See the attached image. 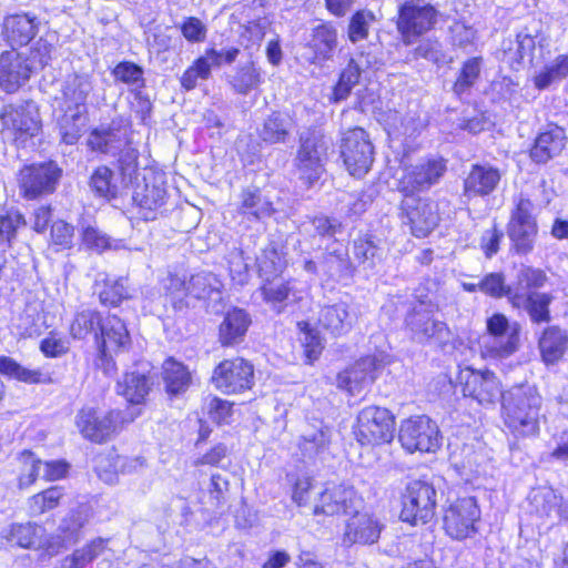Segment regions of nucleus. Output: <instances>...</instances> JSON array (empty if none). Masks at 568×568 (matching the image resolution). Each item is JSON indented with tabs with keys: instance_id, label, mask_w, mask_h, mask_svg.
<instances>
[{
	"instance_id": "nucleus-9",
	"label": "nucleus",
	"mask_w": 568,
	"mask_h": 568,
	"mask_svg": "<svg viewBox=\"0 0 568 568\" xmlns=\"http://www.w3.org/2000/svg\"><path fill=\"white\" fill-rule=\"evenodd\" d=\"M341 149L346 169L353 176L362 178L369 171L374 161V148L363 129L347 131Z\"/></svg>"
},
{
	"instance_id": "nucleus-27",
	"label": "nucleus",
	"mask_w": 568,
	"mask_h": 568,
	"mask_svg": "<svg viewBox=\"0 0 568 568\" xmlns=\"http://www.w3.org/2000/svg\"><path fill=\"white\" fill-rule=\"evenodd\" d=\"M39 23L30 13L11 14L4 18L3 34L11 45H26L38 33Z\"/></svg>"
},
{
	"instance_id": "nucleus-5",
	"label": "nucleus",
	"mask_w": 568,
	"mask_h": 568,
	"mask_svg": "<svg viewBox=\"0 0 568 568\" xmlns=\"http://www.w3.org/2000/svg\"><path fill=\"white\" fill-rule=\"evenodd\" d=\"M446 171V162L442 158L423 159L403 168L396 189L404 196H415L438 184Z\"/></svg>"
},
{
	"instance_id": "nucleus-11",
	"label": "nucleus",
	"mask_w": 568,
	"mask_h": 568,
	"mask_svg": "<svg viewBox=\"0 0 568 568\" xmlns=\"http://www.w3.org/2000/svg\"><path fill=\"white\" fill-rule=\"evenodd\" d=\"M480 510L474 497H463L450 503L444 513V529L454 539H465L476 532L475 524Z\"/></svg>"
},
{
	"instance_id": "nucleus-10",
	"label": "nucleus",
	"mask_w": 568,
	"mask_h": 568,
	"mask_svg": "<svg viewBox=\"0 0 568 568\" xmlns=\"http://www.w3.org/2000/svg\"><path fill=\"white\" fill-rule=\"evenodd\" d=\"M60 176L61 170L53 162L24 166L20 170L18 178L20 193L28 200L51 194L54 192Z\"/></svg>"
},
{
	"instance_id": "nucleus-3",
	"label": "nucleus",
	"mask_w": 568,
	"mask_h": 568,
	"mask_svg": "<svg viewBox=\"0 0 568 568\" xmlns=\"http://www.w3.org/2000/svg\"><path fill=\"white\" fill-rule=\"evenodd\" d=\"M135 417L136 414L129 409L101 412L93 407H84L78 413L75 424L84 438L101 444L110 440Z\"/></svg>"
},
{
	"instance_id": "nucleus-28",
	"label": "nucleus",
	"mask_w": 568,
	"mask_h": 568,
	"mask_svg": "<svg viewBox=\"0 0 568 568\" xmlns=\"http://www.w3.org/2000/svg\"><path fill=\"white\" fill-rule=\"evenodd\" d=\"M221 281L211 272H200L192 275L189 282L174 276L171 278L170 288L183 291L185 295L195 298H207L212 294L220 293Z\"/></svg>"
},
{
	"instance_id": "nucleus-52",
	"label": "nucleus",
	"mask_w": 568,
	"mask_h": 568,
	"mask_svg": "<svg viewBox=\"0 0 568 568\" xmlns=\"http://www.w3.org/2000/svg\"><path fill=\"white\" fill-rule=\"evenodd\" d=\"M258 272L261 276L267 281L272 276H277L286 266L284 257L275 250L270 247L263 251L262 255L257 258Z\"/></svg>"
},
{
	"instance_id": "nucleus-54",
	"label": "nucleus",
	"mask_w": 568,
	"mask_h": 568,
	"mask_svg": "<svg viewBox=\"0 0 568 568\" xmlns=\"http://www.w3.org/2000/svg\"><path fill=\"white\" fill-rule=\"evenodd\" d=\"M113 173L108 166H99L91 176V187L102 197H114L116 186L112 183Z\"/></svg>"
},
{
	"instance_id": "nucleus-6",
	"label": "nucleus",
	"mask_w": 568,
	"mask_h": 568,
	"mask_svg": "<svg viewBox=\"0 0 568 568\" xmlns=\"http://www.w3.org/2000/svg\"><path fill=\"white\" fill-rule=\"evenodd\" d=\"M328 142L316 133L301 136L300 146L294 158V166L302 180L308 186L321 179L325 171Z\"/></svg>"
},
{
	"instance_id": "nucleus-26",
	"label": "nucleus",
	"mask_w": 568,
	"mask_h": 568,
	"mask_svg": "<svg viewBox=\"0 0 568 568\" xmlns=\"http://www.w3.org/2000/svg\"><path fill=\"white\" fill-rule=\"evenodd\" d=\"M501 174L491 165L474 164L464 181L466 196H486L493 193L499 184Z\"/></svg>"
},
{
	"instance_id": "nucleus-42",
	"label": "nucleus",
	"mask_w": 568,
	"mask_h": 568,
	"mask_svg": "<svg viewBox=\"0 0 568 568\" xmlns=\"http://www.w3.org/2000/svg\"><path fill=\"white\" fill-rule=\"evenodd\" d=\"M292 129V120L281 113H272L263 123L260 136L267 143H284Z\"/></svg>"
},
{
	"instance_id": "nucleus-13",
	"label": "nucleus",
	"mask_w": 568,
	"mask_h": 568,
	"mask_svg": "<svg viewBox=\"0 0 568 568\" xmlns=\"http://www.w3.org/2000/svg\"><path fill=\"white\" fill-rule=\"evenodd\" d=\"M253 378V365L243 358H234L225 359L215 367L212 383L222 393L236 394L250 389Z\"/></svg>"
},
{
	"instance_id": "nucleus-61",
	"label": "nucleus",
	"mask_w": 568,
	"mask_h": 568,
	"mask_svg": "<svg viewBox=\"0 0 568 568\" xmlns=\"http://www.w3.org/2000/svg\"><path fill=\"white\" fill-rule=\"evenodd\" d=\"M479 291L493 297L510 296L513 292L505 285V280L500 273H490L478 282Z\"/></svg>"
},
{
	"instance_id": "nucleus-58",
	"label": "nucleus",
	"mask_w": 568,
	"mask_h": 568,
	"mask_svg": "<svg viewBox=\"0 0 568 568\" xmlns=\"http://www.w3.org/2000/svg\"><path fill=\"white\" fill-rule=\"evenodd\" d=\"M379 247L371 236L359 237L354 241L353 253L354 256L363 264L369 267L374 266L375 260L381 258Z\"/></svg>"
},
{
	"instance_id": "nucleus-44",
	"label": "nucleus",
	"mask_w": 568,
	"mask_h": 568,
	"mask_svg": "<svg viewBox=\"0 0 568 568\" xmlns=\"http://www.w3.org/2000/svg\"><path fill=\"white\" fill-rule=\"evenodd\" d=\"M62 496L63 489L59 486H52L41 493L31 496L27 501L30 516H40L57 508Z\"/></svg>"
},
{
	"instance_id": "nucleus-46",
	"label": "nucleus",
	"mask_w": 568,
	"mask_h": 568,
	"mask_svg": "<svg viewBox=\"0 0 568 568\" xmlns=\"http://www.w3.org/2000/svg\"><path fill=\"white\" fill-rule=\"evenodd\" d=\"M261 82L262 75L254 62H247L240 67L230 81L234 91L240 94H247L256 89Z\"/></svg>"
},
{
	"instance_id": "nucleus-8",
	"label": "nucleus",
	"mask_w": 568,
	"mask_h": 568,
	"mask_svg": "<svg viewBox=\"0 0 568 568\" xmlns=\"http://www.w3.org/2000/svg\"><path fill=\"white\" fill-rule=\"evenodd\" d=\"M398 437L402 446L409 453H430L440 445L437 424L425 415L404 420Z\"/></svg>"
},
{
	"instance_id": "nucleus-24",
	"label": "nucleus",
	"mask_w": 568,
	"mask_h": 568,
	"mask_svg": "<svg viewBox=\"0 0 568 568\" xmlns=\"http://www.w3.org/2000/svg\"><path fill=\"white\" fill-rule=\"evenodd\" d=\"M555 300L554 295L546 292H515L509 296L511 305L516 308H523L534 324H544L551 321L550 304Z\"/></svg>"
},
{
	"instance_id": "nucleus-29",
	"label": "nucleus",
	"mask_w": 568,
	"mask_h": 568,
	"mask_svg": "<svg viewBox=\"0 0 568 568\" xmlns=\"http://www.w3.org/2000/svg\"><path fill=\"white\" fill-rule=\"evenodd\" d=\"M251 325L248 313L234 307L226 312L219 327V341L223 346L241 343Z\"/></svg>"
},
{
	"instance_id": "nucleus-7",
	"label": "nucleus",
	"mask_w": 568,
	"mask_h": 568,
	"mask_svg": "<svg viewBox=\"0 0 568 568\" xmlns=\"http://www.w3.org/2000/svg\"><path fill=\"white\" fill-rule=\"evenodd\" d=\"M394 429V417L386 408L368 406L358 413L355 434L362 445L389 443Z\"/></svg>"
},
{
	"instance_id": "nucleus-41",
	"label": "nucleus",
	"mask_w": 568,
	"mask_h": 568,
	"mask_svg": "<svg viewBox=\"0 0 568 568\" xmlns=\"http://www.w3.org/2000/svg\"><path fill=\"white\" fill-rule=\"evenodd\" d=\"M133 202L141 209L155 211L165 203L166 190L161 184H138L132 195Z\"/></svg>"
},
{
	"instance_id": "nucleus-25",
	"label": "nucleus",
	"mask_w": 568,
	"mask_h": 568,
	"mask_svg": "<svg viewBox=\"0 0 568 568\" xmlns=\"http://www.w3.org/2000/svg\"><path fill=\"white\" fill-rule=\"evenodd\" d=\"M357 321V315L345 302L324 305L318 312L317 322L333 336L348 333Z\"/></svg>"
},
{
	"instance_id": "nucleus-62",
	"label": "nucleus",
	"mask_w": 568,
	"mask_h": 568,
	"mask_svg": "<svg viewBox=\"0 0 568 568\" xmlns=\"http://www.w3.org/2000/svg\"><path fill=\"white\" fill-rule=\"evenodd\" d=\"M230 275L234 283L244 285L250 277L248 262L242 251H233L229 255Z\"/></svg>"
},
{
	"instance_id": "nucleus-32",
	"label": "nucleus",
	"mask_w": 568,
	"mask_h": 568,
	"mask_svg": "<svg viewBox=\"0 0 568 568\" xmlns=\"http://www.w3.org/2000/svg\"><path fill=\"white\" fill-rule=\"evenodd\" d=\"M102 344L100 348L113 351L114 353L125 351L131 338L124 322L116 315H108L101 323Z\"/></svg>"
},
{
	"instance_id": "nucleus-60",
	"label": "nucleus",
	"mask_w": 568,
	"mask_h": 568,
	"mask_svg": "<svg viewBox=\"0 0 568 568\" xmlns=\"http://www.w3.org/2000/svg\"><path fill=\"white\" fill-rule=\"evenodd\" d=\"M329 443L328 428H321L303 435L300 443L301 449L305 455L312 456L324 449Z\"/></svg>"
},
{
	"instance_id": "nucleus-21",
	"label": "nucleus",
	"mask_w": 568,
	"mask_h": 568,
	"mask_svg": "<svg viewBox=\"0 0 568 568\" xmlns=\"http://www.w3.org/2000/svg\"><path fill=\"white\" fill-rule=\"evenodd\" d=\"M460 379L464 383V395L475 398L480 404L494 403L503 394L498 378L490 371L467 368L462 372Z\"/></svg>"
},
{
	"instance_id": "nucleus-63",
	"label": "nucleus",
	"mask_w": 568,
	"mask_h": 568,
	"mask_svg": "<svg viewBox=\"0 0 568 568\" xmlns=\"http://www.w3.org/2000/svg\"><path fill=\"white\" fill-rule=\"evenodd\" d=\"M40 349L48 357H59L69 351V342L58 333L51 332L41 341Z\"/></svg>"
},
{
	"instance_id": "nucleus-39",
	"label": "nucleus",
	"mask_w": 568,
	"mask_h": 568,
	"mask_svg": "<svg viewBox=\"0 0 568 568\" xmlns=\"http://www.w3.org/2000/svg\"><path fill=\"white\" fill-rule=\"evenodd\" d=\"M163 381L169 394L178 395L184 393L191 384V374L187 368L173 358L163 363Z\"/></svg>"
},
{
	"instance_id": "nucleus-18",
	"label": "nucleus",
	"mask_w": 568,
	"mask_h": 568,
	"mask_svg": "<svg viewBox=\"0 0 568 568\" xmlns=\"http://www.w3.org/2000/svg\"><path fill=\"white\" fill-rule=\"evenodd\" d=\"M382 364L375 356H365L337 376V386L349 395H359L377 377Z\"/></svg>"
},
{
	"instance_id": "nucleus-47",
	"label": "nucleus",
	"mask_w": 568,
	"mask_h": 568,
	"mask_svg": "<svg viewBox=\"0 0 568 568\" xmlns=\"http://www.w3.org/2000/svg\"><path fill=\"white\" fill-rule=\"evenodd\" d=\"M568 75V55H559L556 60L545 67L535 78V87L539 90L548 88L552 82Z\"/></svg>"
},
{
	"instance_id": "nucleus-55",
	"label": "nucleus",
	"mask_w": 568,
	"mask_h": 568,
	"mask_svg": "<svg viewBox=\"0 0 568 568\" xmlns=\"http://www.w3.org/2000/svg\"><path fill=\"white\" fill-rule=\"evenodd\" d=\"M143 73L144 71L140 65L129 61L120 62L112 72L115 80L138 88L144 85Z\"/></svg>"
},
{
	"instance_id": "nucleus-36",
	"label": "nucleus",
	"mask_w": 568,
	"mask_h": 568,
	"mask_svg": "<svg viewBox=\"0 0 568 568\" xmlns=\"http://www.w3.org/2000/svg\"><path fill=\"white\" fill-rule=\"evenodd\" d=\"M123 142V133L120 128L100 126L94 129L88 139V145L93 151L105 154H115Z\"/></svg>"
},
{
	"instance_id": "nucleus-37",
	"label": "nucleus",
	"mask_w": 568,
	"mask_h": 568,
	"mask_svg": "<svg viewBox=\"0 0 568 568\" xmlns=\"http://www.w3.org/2000/svg\"><path fill=\"white\" fill-rule=\"evenodd\" d=\"M567 337L565 333L556 327L545 329L539 339L541 357L546 364L557 363L565 354Z\"/></svg>"
},
{
	"instance_id": "nucleus-20",
	"label": "nucleus",
	"mask_w": 568,
	"mask_h": 568,
	"mask_svg": "<svg viewBox=\"0 0 568 568\" xmlns=\"http://www.w3.org/2000/svg\"><path fill=\"white\" fill-rule=\"evenodd\" d=\"M384 524L378 517L367 511H356L346 523L343 544L373 545L378 541Z\"/></svg>"
},
{
	"instance_id": "nucleus-57",
	"label": "nucleus",
	"mask_w": 568,
	"mask_h": 568,
	"mask_svg": "<svg viewBox=\"0 0 568 568\" xmlns=\"http://www.w3.org/2000/svg\"><path fill=\"white\" fill-rule=\"evenodd\" d=\"M531 504L535 506L537 514L552 518L556 508L560 504V497L551 489H542L534 493Z\"/></svg>"
},
{
	"instance_id": "nucleus-35",
	"label": "nucleus",
	"mask_w": 568,
	"mask_h": 568,
	"mask_svg": "<svg viewBox=\"0 0 568 568\" xmlns=\"http://www.w3.org/2000/svg\"><path fill=\"white\" fill-rule=\"evenodd\" d=\"M152 384L151 377L145 372L133 371L126 373L123 381L118 384V392L128 402L141 404L149 394Z\"/></svg>"
},
{
	"instance_id": "nucleus-59",
	"label": "nucleus",
	"mask_w": 568,
	"mask_h": 568,
	"mask_svg": "<svg viewBox=\"0 0 568 568\" xmlns=\"http://www.w3.org/2000/svg\"><path fill=\"white\" fill-rule=\"evenodd\" d=\"M106 542L108 540L105 539L97 538L83 548L75 550L70 558L74 560V564H77L79 568H83L87 564L104 552Z\"/></svg>"
},
{
	"instance_id": "nucleus-48",
	"label": "nucleus",
	"mask_w": 568,
	"mask_h": 568,
	"mask_svg": "<svg viewBox=\"0 0 568 568\" xmlns=\"http://www.w3.org/2000/svg\"><path fill=\"white\" fill-rule=\"evenodd\" d=\"M375 20L373 12L359 10L355 12L347 26V38L352 43L365 40L369 33V27Z\"/></svg>"
},
{
	"instance_id": "nucleus-2",
	"label": "nucleus",
	"mask_w": 568,
	"mask_h": 568,
	"mask_svg": "<svg viewBox=\"0 0 568 568\" xmlns=\"http://www.w3.org/2000/svg\"><path fill=\"white\" fill-rule=\"evenodd\" d=\"M439 306L427 295H419L412 304L405 316V326L410 332L413 339L418 343H428L433 339L446 343L450 338V329L447 324L436 318Z\"/></svg>"
},
{
	"instance_id": "nucleus-43",
	"label": "nucleus",
	"mask_w": 568,
	"mask_h": 568,
	"mask_svg": "<svg viewBox=\"0 0 568 568\" xmlns=\"http://www.w3.org/2000/svg\"><path fill=\"white\" fill-rule=\"evenodd\" d=\"M508 235L514 250L518 254H528L532 251L537 235L536 223L509 224Z\"/></svg>"
},
{
	"instance_id": "nucleus-12",
	"label": "nucleus",
	"mask_w": 568,
	"mask_h": 568,
	"mask_svg": "<svg viewBox=\"0 0 568 568\" xmlns=\"http://www.w3.org/2000/svg\"><path fill=\"white\" fill-rule=\"evenodd\" d=\"M400 210L404 223L416 237L427 236L439 223L437 204L430 199L404 196Z\"/></svg>"
},
{
	"instance_id": "nucleus-34",
	"label": "nucleus",
	"mask_w": 568,
	"mask_h": 568,
	"mask_svg": "<svg viewBox=\"0 0 568 568\" xmlns=\"http://www.w3.org/2000/svg\"><path fill=\"white\" fill-rule=\"evenodd\" d=\"M519 345V334L511 331L507 335L483 336L480 353L484 358L503 359L513 355Z\"/></svg>"
},
{
	"instance_id": "nucleus-14",
	"label": "nucleus",
	"mask_w": 568,
	"mask_h": 568,
	"mask_svg": "<svg viewBox=\"0 0 568 568\" xmlns=\"http://www.w3.org/2000/svg\"><path fill=\"white\" fill-rule=\"evenodd\" d=\"M437 11L430 4H420L413 0L406 1L398 11L397 29L406 44L427 32L436 23Z\"/></svg>"
},
{
	"instance_id": "nucleus-16",
	"label": "nucleus",
	"mask_w": 568,
	"mask_h": 568,
	"mask_svg": "<svg viewBox=\"0 0 568 568\" xmlns=\"http://www.w3.org/2000/svg\"><path fill=\"white\" fill-rule=\"evenodd\" d=\"M2 134L14 142L23 143L36 135L40 122L29 105H7L1 113Z\"/></svg>"
},
{
	"instance_id": "nucleus-17",
	"label": "nucleus",
	"mask_w": 568,
	"mask_h": 568,
	"mask_svg": "<svg viewBox=\"0 0 568 568\" xmlns=\"http://www.w3.org/2000/svg\"><path fill=\"white\" fill-rule=\"evenodd\" d=\"M1 537L10 545L21 548L44 549L48 554L55 552V539L37 524H12L1 531Z\"/></svg>"
},
{
	"instance_id": "nucleus-4",
	"label": "nucleus",
	"mask_w": 568,
	"mask_h": 568,
	"mask_svg": "<svg viewBox=\"0 0 568 568\" xmlns=\"http://www.w3.org/2000/svg\"><path fill=\"white\" fill-rule=\"evenodd\" d=\"M437 493L433 484L425 480H412L402 495L399 518L412 526L429 523L436 513Z\"/></svg>"
},
{
	"instance_id": "nucleus-51",
	"label": "nucleus",
	"mask_w": 568,
	"mask_h": 568,
	"mask_svg": "<svg viewBox=\"0 0 568 568\" xmlns=\"http://www.w3.org/2000/svg\"><path fill=\"white\" fill-rule=\"evenodd\" d=\"M548 277L540 268L523 266L517 275V288L515 292H532L544 287Z\"/></svg>"
},
{
	"instance_id": "nucleus-30",
	"label": "nucleus",
	"mask_w": 568,
	"mask_h": 568,
	"mask_svg": "<svg viewBox=\"0 0 568 568\" xmlns=\"http://www.w3.org/2000/svg\"><path fill=\"white\" fill-rule=\"evenodd\" d=\"M239 212L248 220L261 221L275 213L273 203L256 187L241 192Z\"/></svg>"
},
{
	"instance_id": "nucleus-64",
	"label": "nucleus",
	"mask_w": 568,
	"mask_h": 568,
	"mask_svg": "<svg viewBox=\"0 0 568 568\" xmlns=\"http://www.w3.org/2000/svg\"><path fill=\"white\" fill-rule=\"evenodd\" d=\"M261 290L264 300L273 304L288 300L292 292L290 284L283 282H268Z\"/></svg>"
},
{
	"instance_id": "nucleus-22",
	"label": "nucleus",
	"mask_w": 568,
	"mask_h": 568,
	"mask_svg": "<svg viewBox=\"0 0 568 568\" xmlns=\"http://www.w3.org/2000/svg\"><path fill=\"white\" fill-rule=\"evenodd\" d=\"M377 62L371 53L361 52L356 57L351 58L347 65L341 71L337 83L333 88L332 100L341 102L346 100L353 88L359 83L362 72L372 68Z\"/></svg>"
},
{
	"instance_id": "nucleus-31",
	"label": "nucleus",
	"mask_w": 568,
	"mask_h": 568,
	"mask_svg": "<svg viewBox=\"0 0 568 568\" xmlns=\"http://www.w3.org/2000/svg\"><path fill=\"white\" fill-rule=\"evenodd\" d=\"M566 144L565 131L560 128L540 133L530 150V158L536 163H546L561 153Z\"/></svg>"
},
{
	"instance_id": "nucleus-33",
	"label": "nucleus",
	"mask_w": 568,
	"mask_h": 568,
	"mask_svg": "<svg viewBox=\"0 0 568 568\" xmlns=\"http://www.w3.org/2000/svg\"><path fill=\"white\" fill-rule=\"evenodd\" d=\"M93 90L91 80L85 75H73L62 90V108L87 111V99Z\"/></svg>"
},
{
	"instance_id": "nucleus-45",
	"label": "nucleus",
	"mask_w": 568,
	"mask_h": 568,
	"mask_svg": "<svg viewBox=\"0 0 568 568\" xmlns=\"http://www.w3.org/2000/svg\"><path fill=\"white\" fill-rule=\"evenodd\" d=\"M481 58H470L466 60L460 71L456 78V81L453 85V91L456 95L460 97L462 94L468 92L474 84L477 82L481 71Z\"/></svg>"
},
{
	"instance_id": "nucleus-19",
	"label": "nucleus",
	"mask_w": 568,
	"mask_h": 568,
	"mask_svg": "<svg viewBox=\"0 0 568 568\" xmlns=\"http://www.w3.org/2000/svg\"><path fill=\"white\" fill-rule=\"evenodd\" d=\"M32 69L28 59L16 50L0 54V88L7 93L17 92L31 75Z\"/></svg>"
},
{
	"instance_id": "nucleus-53",
	"label": "nucleus",
	"mask_w": 568,
	"mask_h": 568,
	"mask_svg": "<svg viewBox=\"0 0 568 568\" xmlns=\"http://www.w3.org/2000/svg\"><path fill=\"white\" fill-rule=\"evenodd\" d=\"M22 471L19 475V488L24 489L30 487L37 478L41 477V459L34 457L30 452H24L21 455Z\"/></svg>"
},
{
	"instance_id": "nucleus-49",
	"label": "nucleus",
	"mask_w": 568,
	"mask_h": 568,
	"mask_svg": "<svg viewBox=\"0 0 568 568\" xmlns=\"http://www.w3.org/2000/svg\"><path fill=\"white\" fill-rule=\"evenodd\" d=\"M119 455L114 452L99 454L94 458V470L99 478L106 484H114L120 474V466L118 464Z\"/></svg>"
},
{
	"instance_id": "nucleus-56",
	"label": "nucleus",
	"mask_w": 568,
	"mask_h": 568,
	"mask_svg": "<svg viewBox=\"0 0 568 568\" xmlns=\"http://www.w3.org/2000/svg\"><path fill=\"white\" fill-rule=\"evenodd\" d=\"M210 75V65L202 55L184 71L181 77V85L187 91L192 90L197 85L199 80H207Z\"/></svg>"
},
{
	"instance_id": "nucleus-38",
	"label": "nucleus",
	"mask_w": 568,
	"mask_h": 568,
	"mask_svg": "<svg viewBox=\"0 0 568 568\" xmlns=\"http://www.w3.org/2000/svg\"><path fill=\"white\" fill-rule=\"evenodd\" d=\"M0 373L27 384H40L49 381L48 375L42 369L24 367L8 356H0Z\"/></svg>"
},
{
	"instance_id": "nucleus-50",
	"label": "nucleus",
	"mask_w": 568,
	"mask_h": 568,
	"mask_svg": "<svg viewBox=\"0 0 568 568\" xmlns=\"http://www.w3.org/2000/svg\"><path fill=\"white\" fill-rule=\"evenodd\" d=\"M103 320L94 311H82L78 313L71 323L70 334L73 338H84L88 334L95 331L97 327L101 328Z\"/></svg>"
},
{
	"instance_id": "nucleus-40",
	"label": "nucleus",
	"mask_w": 568,
	"mask_h": 568,
	"mask_svg": "<svg viewBox=\"0 0 568 568\" xmlns=\"http://www.w3.org/2000/svg\"><path fill=\"white\" fill-rule=\"evenodd\" d=\"M62 110L63 114L58 120L60 134L65 144L72 145L79 140L87 124V111L65 108H62Z\"/></svg>"
},
{
	"instance_id": "nucleus-1",
	"label": "nucleus",
	"mask_w": 568,
	"mask_h": 568,
	"mask_svg": "<svg viewBox=\"0 0 568 568\" xmlns=\"http://www.w3.org/2000/svg\"><path fill=\"white\" fill-rule=\"evenodd\" d=\"M542 398L531 385H517L501 394L503 419L506 427L519 437L539 433Z\"/></svg>"
},
{
	"instance_id": "nucleus-15",
	"label": "nucleus",
	"mask_w": 568,
	"mask_h": 568,
	"mask_svg": "<svg viewBox=\"0 0 568 568\" xmlns=\"http://www.w3.org/2000/svg\"><path fill=\"white\" fill-rule=\"evenodd\" d=\"M361 499L352 487L329 485L314 497L313 514L334 516L349 514L359 506Z\"/></svg>"
},
{
	"instance_id": "nucleus-23",
	"label": "nucleus",
	"mask_w": 568,
	"mask_h": 568,
	"mask_svg": "<svg viewBox=\"0 0 568 568\" xmlns=\"http://www.w3.org/2000/svg\"><path fill=\"white\" fill-rule=\"evenodd\" d=\"M337 43V29L328 22L320 23L312 29L311 40L306 45L310 55L306 59L313 64L322 65L332 60Z\"/></svg>"
}]
</instances>
